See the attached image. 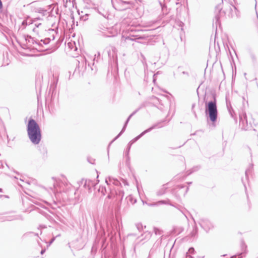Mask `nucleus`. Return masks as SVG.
<instances>
[{"mask_svg": "<svg viewBox=\"0 0 258 258\" xmlns=\"http://www.w3.org/2000/svg\"><path fill=\"white\" fill-rule=\"evenodd\" d=\"M27 131L31 142L34 145L38 144L41 139V130L34 119H29L27 126Z\"/></svg>", "mask_w": 258, "mask_h": 258, "instance_id": "obj_1", "label": "nucleus"}, {"mask_svg": "<svg viewBox=\"0 0 258 258\" xmlns=\"http://www.w3.org/2000/svg\"><path fill=\"white\" fill-rule=\"evenodd\" d=\"M143 32L142 30L131 28L127 31L123 32L121 41L125 42L127 40L136 41L139 39H146L148 35L142 34Z\"/></svg>", "mask_w": 258, "mask_h": 258, "instance_id": "obj_2", "label": "nucleus"}, {"mask_svg": "<svg viewBox=\"0 0 258 258\" xmlns=\"http://www.w3.org/2000/svg\"><path fill=\"white\" fill-rule=\"evenodd\" d=\"M206 113L209 115L210 119L212 122H215L217 118V108L216 101L214 98L213 101L208 102L206 108Z\"/></svg>", "mask_w": 258, "mask_h": 258, "instance_id": "obj_3", "label": "nucleus"}, {"mask_svg": "<svg viewBox=\"0 0 258 258\" xmlns=\"http://www.w3.org/2000/svg\"><path fill=\"white\" fill-rule=\"evenodd\" d=\"M162 127V125H160V123H158L156 124H154L151 127H149V128L147 129L146 130L143 132L141 134H140L139 136L135 138L134 139H133L132 141H131L127 145V147L125 150V155L126 157L127 161H128L130 160V157H129V153L131 149V146L133 144H134L135 142L137 141L140 138H141L143 136H144L145 134L150 132L152 130L156 128H160Z\"/></svg>", "mask_w": 258, "mask_h": 258, "instance_id": "obj_4", "label": "nucleus"}, {"mask_svg": "<svg viewBox=\"0 0 258 258\" xmlns=\"http://www.w3.org/2000/svg\"><path fill=\"white\" fill-rule=\"evenodd\" d=\"M49 183L50 184L49 186V188L53 192L55 193V192L60 191L61 190L58 189V186H59L60 181L57 180L55 178L52 177L49 180Z\"/></svg>", "mask_w": 258, "mask_h": 258, "instance_id": "obj_5", "label": "nucleus"}, {"mask_svg": "<svg viewBox=\"0 0 258 258\" xmlns=\"http://www.w3.org/2000/svg\"><path fill=\"white\" fill-rule=\"evenodd\" d=\"M201 226L206 231H209L213 227L212 223L207 219H202L199 222Z\"/></svg>", "mask_w": 258, "mask_h": 258, "instance_id": "obj_6", "label": "nucleus"}, {"mask_svg": "<svg viewBox=\"0 0 258 258\" xmlns=\"http://www.w3.org/2000/svg\"><path fill=\"white\" fill-rule=\"evenodd\" d=\"M239 120L240 124L242 125V127L245 130H247L249 126L248 125L247 117L245 113H243L242 114L239 115Z\"/></svg>", "mask_w": 258, "mask_h": 258, "instance_id": "obj_7", "label": "nucleus"}, {"mask_svg": "<svg viewBox=\"0 0 258 258\" xmlns=\"http://www.w3.org/2000/svg\"><path fill=\"white\" fill-rule=\"evenodd\" d=\"M32 25H34L35 27L33 28V31L36 34L38 35L42 30V24L38 22V20H35L33 23H31ZM30 25V24H29Z\"/></svg>", "mask_w": 258, "mask_h": 258, "instance_id": "obj_8", "label": "nucleus"}, {"mask_svg": "<svg viewBox=\"0 0 258 258\" xmlns=\"http://www.w3.org/2000/svg\"><path fill=\"white\" fill-rule=\"evenodd\" d=\"M141 107H139L138 109H137V110H136L134 112H133L128 117V118L127 119L122 130L121 131V132H120V133L114 139V140L112 141V142H113L114 141H115V140H116L122 133L123 132L125 131V127H126V126L127 125V124L128 122V121L130 120V118L132 117V116H133L134 114H135L140 109H141Z\"/></svg>", "mask_w": 258, "mask_h": 258, "instance_id": "obj_9", "label": "nucleus"}, {"mask_svg": "<svg viewBox=\"0 0 258 258\" xmlns=\"http://www.w3.org/2000/svg\"><path fill=\"white\" fill-rule=\"evenodd\" d=\"M50 41V38H46L44 39H41L40 41H35V43L38 44L39 46L43 47V45H47Z\"/></svg>", "mask_w": 258, "mask_h": 258, "instance_id": "obj_10", "label": "nucleus"}, {"mask_svg": "<svg viewBox=\"0 0 258 258\" xmlns=\"http://www.w3.org/2000/svg\"><path fill=\"white\" fill-rule=\"evenodd\" d=\"M105 182L107 184H110V183H112L115 185H118L119 183V181L112 177H109L108 178H106L105 180Z\"/></svg>", "mask_w": 258, "mask_h": 258, "instance_id": "obj_11", "label": "nucleus"}, {"mask_svg": "<svg viewBox=\"0 0 258 258\" xmlns=\"http://www.w3.org/2000/svg\"><path fill=\"white\" fill-rule=\"evenodd\" d=\"M162 204L168 205V204H169V201H165V200L159 201L157 202L154 203L153 204H150V206H158Z\"/></svg>", "mask_w": 258, "mask_h": 258, "instance_id": "obj_12", "label": "nucleus"}, {"mask_svg": "<svg viewBox=\"0 0 258 258\" xmlns=\"http://www.w3.org/2000/svg\"><path fill=\"white\" fill-rule=\"evenodd\" d=\"M116 51V48L113 46H110L108 50V55L109 57H113V54Z\"/></svg>", "mask_w": 258, "mask_h": 258, "instance_id": "obj_13", "label": "nucleus"}, {"mask_svg": "<svg viewBox=\"0 0 258 258\" xmlns=\"http://www.w3.org/2000/svg\"><path fill=\"white\" fill-rule=\"evenodd\" d=\"M166 187L163 185L161 188H160L156 192V195L158 196H160L164 195L166 190Z\"/></svg>", "mask_w": 258, "mask_h": 258, "instance_id": "obj_14", "label": "nucleus"}, {"mask_svg": "<svg viewBox=\"0 0 258 258\" xmlns=\"http://www.w3.org/2000/svg\"><path fill=\"white\" fill-rule=\"evenodd\" d=\"M82 183H84V187L86 188H88V189H90L91 188V181L90 180H83Z\"/></svg>", "mask_w": 258, "mask_h": 258, "instance_id": "obj_15", "label": "nucleus"}, {"mask_svg": "<svg viewBox=\"0 0 258 258\" xmlns=\"http://www.w3.org/2000/svg\"><path fill=\"white\" fill-rule=\"evenodd\" d=\"M103 35L106 37H110L113 36L114 35H111V32L109 31V29L106 28V29L103 30V31H101Z\"/></svg>", "mask_w": 258, "mask_h": 258, "instance_id": "obj_16", "label": "nucleus"}, {"mask_svg": "<svg viewBox=\"0 0 258 258\" xmlns=\"http://www.w3.org/2000/svg\"><path fill=\"white\" fill-rule=\"evenodd\" d=\"M144 236V239L149 240L151 237V233L150 232L146 231L142 235V236ZM143 239V238H142L141 240H142Z\"/></svg>", "mask_w": 258, "mask_h": 258, "instance_id": "obj_17", "label": "nucleus"}, {"mask_svg": "<svg viewBox=\"0 0 258 258\" xmlns=\"http://www.w3.org/2000/svg\"><path fill=\"white\" fill-rule=\"evenodd\" d=\"M21 218V216L17 215H14L12 216H9L7 218V220L12 221L14 220H18Z\"/></svg>", "mask_w": 258, "mask_h": 258, "instance_id": "obj_18", "label": "nucleus"}, {"mask_svg": "<svg viewBox=\"0 0 258 258\" xmlns=\"http://www.w3.org/2000/svg\"><path fill=\"white\" fill-rule=\"evenodd\" d=\"M126 199L128 201H129L132 204H134L136 203L137 200L136 199L134 198L132 196H129L126 198Z\"/></svg>", "mask_w": 258, "mask_h": 258, "instance_id": "obj_19", "label": "nucleus"}, {"mask_svg": "<svg viewBox=\"0 0 258 258\" xmlns=\"http://www.w3.org/2000/svg\"><path fill=\"white\" fill-rule=\"evenodd\" d=\"M120 3L122 5H127L129 6L127 7L126 8H130L131 6H132V4L130 2H127V1H120Z\"/></svg>", "mask_w": 258, "mask_h": 258, "instance_id": "obj_20", "label": "nucleus"}, {"mask_svg": "<svg viewBox=\"0 0 258 258\" xmlns=\"http://www.w3.org/2000/svg\"><path fill=\"white\" fill-rule=\"evenodd\" d=\"M154 231L156 235H161L162 233V231L157 228H154Z\"/></svg>", "mask_w": 258, "mask_h": 258, "instance_id": "obj_21", "label": "nucleus"}, {"mask_svg": "<svg viewBox=\"0 0 258 258\" xmlns=\"http://www.w3.org/2000/svg\"><path fill=\"white\" fill-rule=\"evenodd\" d=\"M194 251H195V249H194V248L193 247H190L188 249V252L190 253H194Z\"/></svg>", "mask_w": 258, "mask_h": 258, "instance_id": "obj_22", "label": "nucleus"}, {"mask_svg": "<svg viewBox=\"0 0 258 258\" xmlns=\"http://www.w3.org/2000/svg\"><path fill=\"white\" fill-rule=\"evenodd\" d=\"M68 46L70 47H71V49H73V44H75V42L72 43V42H69L68 43Z\"/></svg>", "mask_w": 258, "mask_h": 258, "instance_id": "obj_23", "label": "nucleus"}, {"mask_svg": "<svg viewBox=\"0 0 258 258\" xmlns=\"http://www.w3.org/2000/svg\"><path fill=\"white\" fill-rule=\"evenodd\" d=\"M137 228L140 230L141 228H142V226L140 225V224H137Z\"/></svg>", "mask_w": 258, "mask_h": 258, "instance_id": "obj_24", "label": "nucleus"}, {"mask_svg": "<svg viewBox=\"0 0 258 258\" xmlns=\"http://www.w3.org/2000/svg\"><path fill=\"white\" fill-rule=\"evenodd\" d=\"M215 19H216V23H218L219 21V16L217 15L216 16Z\"/></svg>", "mask_w": 258, "mask_h": 258, "instance_id": "obj_25", "label": "nucleus"}, {"mask_svg": "<svg viewBox=\"0 0 258 258\" xmlns=\"http://www.w3.org/2000/svg\"><path fill=\"white\" fill-rule=\"evenodd\" d=\"M249 172H250V170L249 169H248V170H246V171H245V175H246V177L247 176L248 173H249Z\"/></svg>", "mask_w": 258, "mask_h": 258, "instance_id": "obj_26", "label": "nucleus"}, {"mask_svg": "<svg viewBox=\"0 0 258 258\" xmlns=\"http://www.w3.org/2000/svg\"><path fill=\"white\" fill-rule=\"evenodd\" d=\"M226 104H227V106L228 109L230 110V109L229 108V104L230 105V103H228L227 100L226 101ZM229 111L230 112V110H229Z\"/></svg>", "mask_w": 258, "mask_h": 258, "instance_id": "obj_27", "label": "nucleus"}, {"mask_svg": "<svg viewBox=\"0 0 258 258\" xmlns=\"http://www.w3.org/2000/svg\"><path fill=\"white\" fill-rule=\"evenodd\" d=\"M2 7H3V4H2L1 0H0V9H2Z\"/></svg>", "mask_w": 258, "mask_h": 258, "instance_id": "obj_28", "label": "nucleus"}, {"mask_svg": "<svg viewBox=\"0 0 258 258\" xmlns=\"http://www.w3.org/2000/svg\"><path fill=\"white\" fill-rule=\"evenodd\" d=\"M45 251V249H42L41 251V254H43Z\"/></svg>", "mask_w": 258, "mask_h": 258, "instance_id": "obj_29", "label": "nucleus"}, {"mask_svg": "<svg viewBox=\"0 0 258 258\" xmlns=\"http://www.w3.org/2000/svg\"><path fill=\"white\" fill-rule=\"evenodd\" d=\"M87 62H88V65L89 67L90 66V63L86 59V63H87Z\"/></svg>", "mask_w": 258, "mask_h": 258, "instance_id": "obj_30", "label": "nucleus"}, {"mask_svg": "<svg viewBox=\"0 0 258 258\" xmlns=\"http://www.w3.org/2000/svg\"><path fill=\"white\" fill-rule=\"evenodd\" d=\"M54 240V238H53V239L51 240L50 243H52Z\"/></svg>", "mask_w": 258, "mask_h": 258, "instance_id": "obj_31", "label": "nucleus"}, {"mask_svg": "<svg viewBox=\"0 0 258 258\" xmlns=\"http://www.w3.org/2000/svg\"><path fill=\"white\" fill-rule=\"evenodd\" d=\"M25 21H23V23H22V24H23V25H24V24H25Z\"/></svg>", "mask_w": 258, "mask_h": 258, "instance_id": "obj_32", "label": "nucleus"}, {"mask_svg": "<svg viewBox=\"0 0 258 258\" xmlns=\"http://www.w3.org/2000/svg\"><path fill=\"white\" fill-rule=\"evenodd\" d=\"M2 189L1 188H0V192H2ZM1 197V195H0V197Z\"/></svg>", "mask_w": 258, "mask_h": 258, "instance_id": "obj_33", "label": "nucleus"}, {"mask_svg": "<svg viewBox=\"0 0 258 258\" xmlns=\"http://www.w3.org/2000/svg\"><path fill=\"white\" fill-rule=\"evenodd\" d=\"M54 39V37L53 36L52 40H53Z\"/></svg>", "mask_w": 258, "mask_h": 258, "instance_id": "obj_34", "label": "nucleus"}, {"mask_svg": "<svg viewBox=\"0 0 258 258\" xmlns=\"http://www.w3.org/2000/svg\"><path fill=\"white\" fill-rule=\"evenodd\" d=\"M94 59H95V58H94V59H93V61H94ZM94 62H93V65H94Z\"/></svg>", "mask_w": 258, "mask_h": 258, "instance_id": "obj_35", "label": "nucleus"}, {"mask_svg": "<svg viewBox=\"0 0 258 258\" xmlns=\"http://www.w3.org/2000/svg\"><path fill=\"white\" fill-rule=\"evenodd\" d=\"M182 73L184 74H185V72H183Z\"/></svg>", "mask_w": 258, "mask_h": 258, "instance_id": "obj_36", "label": "nucleus"}, {"mask_svg": "<svg viewBox=\"0 0 258 258\" xmlns=\"http://www.w3.org/2000/svg\"><path fill=\"white\" fill-rule=\"evenodd\" d=\"M56 1H59L60 0H55Z\"/></svg>", "mask_w": 258, "mask_h": 258, "instance_id": "obj_37", "label": "nucleus"}]
</instances>
